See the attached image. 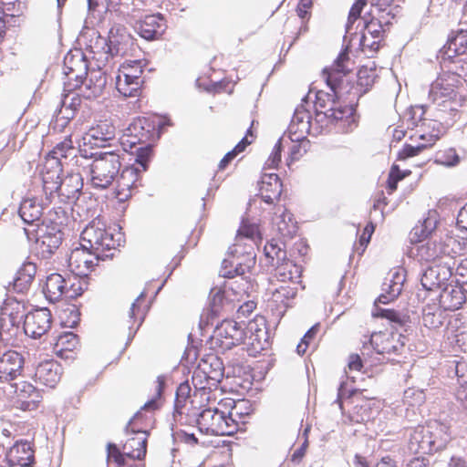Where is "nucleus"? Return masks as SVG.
Wrapping results in <instances>:
<instances>
[{
  "label": "nucleus",
  "mask_w": 467,
  "mask_h": 467,
  "mask_svg": "<svg viewBox=\"0 0 467 467\" xmlns=\"http://www.w3.org/2000/svg\"><path fill=\"white\" fill-rule=\"evenodd\" d=\"M327 93L323 90L317 92L315 100L316 118L318 120L326 119L332 108L337 106V98L336 92Z\"/></svg>",
  "instance_id": "09e8293b"
},
{
  "label": "nucleus",
  "mask_w": 467,
  "mask_h": 467,
  "mask_svg": "<svg viewBox=\"0 0 467 467\" xmlns=\"http://www.w3.org/2000/svg\"><path fill=\"white\" fill-rule=\"evenodd\" d=\"M106 46L107 53L111 57H134L139 49L136 39L124 26H113L109 30Z\"/></svg>",
  "instance_id": "4468645a"
},
{
  "label": "nucleus",
  "mask_w": 467,
  "mask_h": 467,
  "mask_svg": "<svg viewBox=\"0 0 467 467\" xmlns=\"http://www.w3.org/2000/svg\"><path fill=\"white\" fill-rule=\"evenodd\" d=\"M467 288L459 287L447 284L439 295V303L444 310H456L462 306L465 301L463 290Z\"/></svg>",
  "instance_id": "4c0bfd02"
},
{
  "label": "nucleus",
  "mask_w": 467,
  "mask_h": 467,
  "mask_svg": "<svg viewBox=\"0 0 467 467\" xmlns=\"http://www.w3.org/2000/svg\"><path fill=\"white\" fill-rule=\"evenodd\" d=\"M264 253L268 263L273 266L286 258V251L281 246V243L275 239L265 244Z\"/></svg>",
  "instance_id": "13d9d810"
},
{
  "label": "nucleus",
  "mask_w": 467,
  "mask_h": 467,
  "mask_svg": "<svg viewBox=\"0 0 467 467\" xmlns=\"http://www.w3.org/2000/svg\"><path fill=\"white\" fill-rule=\"evenodd\" d=\"M27 3L25 0H0V13L13 25L25 16Z\"/></svg>",
  "instance_id": "de8ad7c7"
},
{
  "label": "nucleus",
  "mask_w": 467,
  "mask_h": 467,
  "mask_svg": "<svg viewBox=\"0 0 467 467\" xmlns=\"http://www.w3.org/2000/svg\"><path fill=\"white\" fill-rule=\"evenodd\" d=\"M223 364L216 356L208 357L202 359L194 369L192 380H195L200 385L199 380L210 382V385L220 384L223 377Z\"/></svg>",
  "instance_id": "aec40b11"
},
{
  "label": "nucleus",
  "mask_w": 467,
  "mask_h": 467,
  "mask_svg": "<svg viewBox=\"0 0 467 467\" xmlns=\"http://www.w3.org/2000/svg\"><path fill=\"white\" fill-rule=\"evenodd\" d=\"M352 61L349 57L348 49L342 50L332 65L322 70V78L330 88H339L344 91V95H349L358 92V99L374 85L376 79V69L361 67L358 71V80L354 84L350 81L352 71Z\"/></svg>",
  "instance_id": "f257e3e1"
},
{
  "label": "nucleus",
  "mask_w": 467,
  "mask_h": 467,
  "mask_svg": "<svg viewBox=\"0 0 467 467\" xmlns=\"http://www.w3.org/2000/svg\"><path fill=\"white\" fill-rule=\"evenodd\" d=\"M145 299L142 296L138 297L130 306V317L133 323L141 324L145 317L146 310L144 306Z\"/></svg>",
  "instance_id": "338daca9"
},
{
  "label": "nucleus",
  "mask_w": 467,
  "mask_h": 467,
  "mask_svg": "<svg viewBox=\"0 0 467 467\" xmlns=\"http://www.w3.org/2000/svg\"><path fill=\"white\" fill-rule=\"evenodd\" d=\"M246 337L244 324L234 319H223L215 327L211 341L214 348L226 351L244 344Z\"/></svg>",
  "instance_id": "6e6552de"
},
{
  "label": "nucleus",
  "mask_w": 467,
  "mask_h": 467,
  "mask_svg": "<svg viewBox=\"0 0 467 467\" xmlns=\"http://www.w3.org/2000/svg\"><path fill=\"white\" fill-rule=\"evenodd\" d=\"M283 184L275 173L264 174L261 177L259 194L266 203H273L278 200L282 192Z\"/></svg>",
  "instance_id": "72a5a7b5"
},
{
  "label": "nucleus",
  "mask_w": 467,
  "mask_h": 467,
  "mask_svg": "<svg viewBox=\"0 0 467 467\" xmlns=\"http://www.w3.org/2000/svg\"><path fill=\"white\" fill-rule=\"evenodd\" d=\"M439 219L440 216L436 210H429L423 220L420 221V224L413 228L414 233L411 234L410 243L420 242L438 229Z\"/></svg>",
  "instance_id": "ea45409f"
},
{
  "label": "nucleus",
  "mask_w": 467,
  "mask_h": 467,
  "mask_svg": "<svg viewBox=\"0 0 467 467\" xmlns=\"http://www.w3.org/2000/svg\"><path fill=\"white\" fill-rule=\"evenodd\" d=\"M142 85L136 80V78H128V75L118 71L116 77V88L126 98L139 97L141 91Z\"/></svg>",
  "instance_id": "603ef678"
},
{
  "label": "nucleus",
  "mask_w": 467,
  "mask_h": 467,
  "mask_svg": "<svg viewBox=\"0 0 467 467\" xmlns=\"http://www.w3.org/2000/svg\"><path fill=\"white\" fill-rule=\"evenodd\" d=\"M223 409L227 410L230 420L235 423V426H234V434L244 430V425L249 421L254 410L248 400H235L230 397L224 401Z\"/></svg>",
  "instance_id": "5701e85b"
},
{
  "label": "nucleus",
  "mask_w": 467,
  "mask_h": 467,
  "mask_svg": "<svg viewBox=\"0 0 467 467\" xmlns=\"http://www.w3.org/2000/svg\"><path fill=\"white\" fill-rule=\"evenodd\" d=\"M26 359L22 353L9 349L0 355V383H11L21 377Z\"/></svg>",
  "instance_id": "a211bd4d"
},
{
  "label": "nucleus",
  "mask_w": 467,
  "mask_h": 467,
  "mask_svg": "<svg viewBox=\"0 0 467 467\" xmlns=\"http://www.w3.org/2000/svg\"><path fill=\"white\" fill-rule=\"evenodd\" d=\"M107 458L109 462H112L116 467H137L135 464H129L125 462L124 455L121 454L119 448L114 443H109L107 446Z\"/></svg>",
  "instance_id": "e2e57ef3"
},
{
  "label": "nucleus",
  "mask_w": 467,
  "mask_h": 467,
  "mask_svg": "<svg viewBox=\"0 0 467 467\" xmlns=\"http://www.w3.org/2000/svg\"><path fill=\"white\" fill-rule=\"evenodd\" d=\"M462 84L458 77L453 74L444 73L437 78L430 88V97L438 105H442L446 102L450 104L454 103L455 107L462 104V95H459V88ZM451 109H454L452 105H450ZM456 109V108H455Z\"/></svg>",
  "instance_id": "1a4fd4ad"
},
{
  "label": "nucleus",
  "mask_w": 467,
  "mask_h": 467,
  "mask_svg": "<svg viewBox=\"0 0 467 467\" xmlns=\"http://www.w3.org/2000/svg\"><path fill=\"white\" fill-rule=\"evenodd\" d=\"M226 303V292L222 288H213L210 293L209 315L210 318L218 317Z\"/></svg>",
  "instance_id": "6e6d98bb"
},
{
  "label": "nucleus",
  "mask_w": 467,
  "mask_h": 467,
  "mask_svg": "<svg viewBox=\"0 0 467 467\" xmlns=\"http://www.w3.org/2000/svg\"><path fill=\"white\" fill-rule=\"evenodd\" d=\"M319 329L320 324L317 323L306 332L301 341L296 346V352L298 355L303 356L304 354H306L309 346L314 342L315 338L317 337Z\"/></svg>",
  "instance_id": "680f3d73"
},
{
  "label": "nucleus",
  "mask_w": 467,
  "mask_h": 467,
  "mask_svg": "<svg viewBox=\"0 0 467 467\" xmlns=\"http://www.w3.org/2000/svg\"><path fill=\"white\" fill-rule=\"evenodd\" d=\"M452 274L453 271L447 266H442L441 264H432L421 275L420 284L426 291L443 288Z\"/></svg>",
  "instance_id": "cd10ccee"
},
{
  "label": "nucleus",
  "mask_w": 467,
  "mask_h": 467,
  "mask_svg": "<svg viewBox=\"0 0 467 467\" xmlns=\"http://www.w3.org/2000/svg\"><path fill=\"white\" fill-rule=\"evenodd\" d=\"M79 346L78 337L72 332H64L56 337L53 352L60 358H73Z\"/></svg>",
  "instance_id": "473e14b6"
},
{
  "label": "nucleus",
  "mask_w": 467,
  "mask_h": 467,
  "mask_svg": "<svg viewBox=\"0 0 467 467\" xmlns=\"http://www.w3.org/2000/svg\"><path fill=\"white\" fill-rule=\"evenodd\" d=\"M462 54H467V29H460L449 39L441 51V57L453 58Z\"/></svg>",
  "instance_id": "c03bdc74"
},
{
  "label": "nucleus",
  "mask_w": 467,
  "mask_h": 467,
  "mask_svg": "<svg viewBox=\"0 0 467 467\" xmlns=\"http://www.w3.org/2000/svg\"><path fill=\"white\" fill-rule=\"evenodd\" d=\"M13 389L12 400L14 404L22 410H34L42 402L41 391L31 382L21 380L10 383Z\"/></svg>",
  "instance_id": "dca6fc26"
},
{
  "label": "nucleus",
  "mask_w": 467,
  "mask_h": 467,
  "mask_svg": "<svg viewBox=\"0 0 467 467\" xmlns=\"http://www.w3.org/2000/svg\"><path fill=\"white\" fill-rule=\"evenodd\" d=\"M67 281L57 273L49 275L47 277L43 292L50 302H56L65 296Z\"/></svg>",
  "instance_id": "a19ab883"
},
{
  "label": "nucleus",
  "mask_w": 467,
  "mask_h": 467,
  "mask_svg": "<svg viewBox=\"0 0 467 467\" xmlns=\"http://www.w3.org/2000/svg\"><path fill=\"white\" fill-rule=\"evenodd\" d=\"M140 180V171L133 167H126L120 172L115 187V197L119 202H124L131 198L138 188Z\"/></svg>",
  "instance_id": "4be33fe9"
},
{
  "label": "nucleus",
  "mask_w": 467,
  "mask_h": 467,
  "mask_svg": "<svg viewBox=\"0 0 467 467\" xmlns=\"http://www.w3.org/2000/svg\"><path fill=\"white\" fill-rule=\"evenodd\" d=\"M158 405L155 400H150L146 402L140 411H138L133 418L129 421L126 427L128 435H142L150 434L149 429L152 422V415L149 412L157 410Z\"/></svg>",
  "instance_id": "bb28decb"
},
{
  "label": "nucleus",
  "mask_w": 467,
  "mask_h": 467,
  "mask_svg": "<svg viewBox=\"0 0 467 467\" xmlns=\"http://www.w3.org/2000/svg\"><path fill=\"white\" fill-rule=\"evenodd\" d=\"M147 66L146 59H134V60H126L123 62L119 70L121 73H125L128 75V78H136L138 82H140L141 85H143V72L144 68Z\"/></svg>",
  "instance_id": "5fc2aeb1"
},
{
  "label": "nucleus",
  "mask_w": 467,
  "mask_h": 467,
  "mask_svg": "<svg viewBox=\"0 0 467 467\" xmlns=\"http://www.w3.org/2000/svg\"><path fill=\"white\" fill-rule=\"evenodd\" d=\"M36 274V265L34 263L27 262L18 269L14 279V290L18 293H25L33 283Z\"/></svg>",
  "instance_id": "a18cd8bd"
},
{
  "label": "nucleus",
  "mask_w": 467,
  "mask_h": 467,
  "mask_svg": "<svg viewBox=\"0 0 467 467\" xmlns=\"http://www.w3.org/2000/svg\"><path fill=\"white\" fill-rule=\"evenodd\" d=\"M5 459L9 466L28 467L35 462V449L27 441H16L7 451Z\"/></svg>",
  "instance_id": "c85d7f7f"
},
{
  "label": "nucleus",
  "mask_w": 467,
  "mask_h": 467,
  "mask_svg": "<svg viewBox=\"0 0 467 467\" xmlns=\"http://www.w3.org/2000/svg\"><path fill=\"white\" fill-rule=\"evenodd\" d=\"M310 129V114L306 110L296 109L291 123L289 125V131L293 133L292 140H299L301 139H305L306 133Z\"/></svg>",
  "instance_id": "49530a36"
},
{
  "label": "nucleus",
  "mask_w": 467,
  "mask_h": 467,
  "mask_svg": "<svg viewBox=\"0 0 467 467\" xmlns=\"http://www.w3.org/2000/svg\"><path fill=\"white\" fill-rule=\"evenodd\" d=\"M236 234L239 243L242 242V240H248L249 244H247L246 246L249 251H251L254 246H258L263 239L259 224L252 223L248 219L242 220Z\"/></svg>",
  "instance_id": "79ce46f5"
},
{
  "label": "nucleus",
  "mask_w": 467,
  "mask_h": 467,
  "mask_svg": "<svg viewBox=\"0 0 467 467\" xmlns=\"http://www.w3.org/2000/svg\"><path fill=\"white\" fill-rule=\"evenodd\" d=\"M385 28L378 18H372L366 24L365 33L362 36L361 46L364 50L377 52L384 39Z\"/></svg>",
  "instance_id": "2f4dec72"
},
{
  "label": "nucleus",
  "mask_w": 467,
  "mask_h": 467,
  "mask_svg": "<svg viewBox=\"0 0 467 467\" xmlns=\"http://www.w3.org/2000/svg\"><path fill=\"white\" fill-rule=\"evenodd\" d=\"M191 386L188 381L181 383L176 390L175 396V411L180 415H191L194 414V410H192L190 400L192 399L191 395Z\"/></svg>",
  "instance_id": "3c124183"
},
{
  "label": "nucleus",
  "mask_w": 467,
  "mask_h": 467,
  "mask_svg": "<svg viewBox=\"0 0 467 467\" xmlns=\"http://www.w3.org/2000/svg\"><path fill=\"white\" fill-rule=\"evenodd\" d=\"M147 444L148 434L130 435L123 444L122 451H120V452L124 455V459L129 458L132 461H140L146 456ZM125 462H128L127 460Z\"/></svg>",
  "instance_id": "f704fd0d"
},
{
  "label": "nucleus",
  "mask_w": 467,
  "mask_h": 467,
  "mask_svg": "<svg viewBox=\"0 0 467 467\" xmlns=\"http://www.w3.org/2000/svg\"><path fill=\"white\" fill-rule=\"evenodd\" d=\"M276 225L278 233L285 239L293 238L298 230L297 223L289 213H284Z\"/></svg>",
  "instance_id": "bf43d9fd"
},
{
  "label": "nucleus",
  "mask_w": 467,
  "mask_h": 467,
  "mask_svg": "<svg viewBox=\"0 0 467 467\" xmlns=\"http://www.w3.org/2000/svg\"><path fill=\"white\" fill-rule=\"evenodd\" d=\"M135 29L146 40H154L162 36L166 25L163 16L160 14L149 15L136 22Z\"/></svg>",
  "instance_id": "7c9ffc66"
},
{
  "label": "nucleus",
  "mask_w": 467,
  "mask_h": 467,
  "mask_svg": "<svg viewBox=\"0 0 467 467\" xmlns=\"http://www.w3.org/2000/svg\"><path fill=\"white\" fill-rule=\"evenodd\" d=\"M42 206L34 198L24 199L19 207V215L27 224H37L42 216Z\"/></svg>",
  "instance_id": "8fccbe9b"
},
{
  "label": "nucleus",
  "mask_w": 467,
  "mask_h": 467,
  "mask_svg": "<svg viewBox=\"0 0 467 467\" xmlns=\"http://www.w3.org/2000/svg\"><path fill=\"white\" fill-rule=\"evenodd\" d=\"M296 294L297 285L281 283L272 291L270 300L276 310L285 312L291 306Z\"/></svg>",
  "instance_id": "e433bc0d"
},
{
  "label": "nucleus",
  "mask_w": 467,
  "mask_h": 467,
  "mask_svg": "<svg viewBox=\"0 0 467 467\" xmlns=\"http://www.w3.org/2000/svg\"><path fill=\"white\" fill-rule=\"evenodd\" d=\"M81 239L90 250L101 257V260L112 258L119 246V242L99 220H93L87 225L81 233Z\"/></svg>",
  "instance_id": "39448f33"
},
{
  "label": "nucleus",
  "mask_w": 467,
  "mask_h": 467,
  "mask_svg": "<svg viewBox=\"0 0 467 467\" xmlns=\"http://www.w3.org/2000/svg\"><path fill=\"white\" fill-rule=\"evenodd\" d=\"M336 92L337 102V106L332 108L330 113L327 117L329 124L338 125L342 130L348 131L352 130V126L356 123V107L358 103V94L354 92L349 95H344V91L339 88H330Z\"/></svg>",
  "instance_id": "0eeeda50"
},
{
  "label": "nucleus",
  "mask_w": 467,
  "mask_h": 467,
  "mask_svg": "<svg viewBox=\"0 0 467 467\" xmlns=\"http://www.w3.org/2000/svg\"><path fill=\"white\" fill-rule=\"evenodd\" d=\"M408 338L399 332H376L370 337V344L379 354L400 353Z\"/></svg>",
  "instance_id": "412c9836"
},
{
  "label": "nucleus",
  "mask_w": 467,
  "mask_h": 467,
  "mask_svg": "<svg viewBox=\"0 0 467 467\" xmlns=\"http://www.w3.org/2000/svg\"><path fill=\"white\" fill-rule=\"evenodd\" d=\"M61 324L67 327H74L80 321V315L75 306H69L60 313Z\"/></svg>",
  "instance_id": "69168bd1"
},
{
  "label": "nucleus",
  "mask_w": 467,
  "mask_h": 467,
  "mask_svg": "<svg viewBox=\"0 0 467 467\" xmlns=\"http://www.w3.org/2000/svg\"><path fill=\"white\" fill-rule=\"evenodd\" d=\"M62 168L60 161L48 160L45 161L42 170L43 192L47 200L51 202L55 194H57L61 182Z\"/></svg>",
  "instance_id": "393cba45"
},
{
  "label": "nucleus",
  "mask_w": 467,
  "mask_h": 467,
  "mask_svg": "<svg viewBox=\"0 0 467 467\" xmlns=\"http://www.w3.org/2000/svg\"><path fill=\"white\" fill-rule=\"evenodd\" d=\"M248 240L238 242L237 234L235 235L234 244L228 248V254L232 256L231 265L234 269L226 271L223 275L233 278L235 275H243L250 270L255 264V248L254 246L251 251L247 248Z\"/></svg>",
  "instance_id": "f8f14e48"
},
{
  "label": "nucleus",
  "mask_w": 467,
  "mask_h": 467,
  "mask_svg": "<svg viewBox=\"0 0 467 467\" xmlns=\"http://www.w3.org/2000/svg\"><path fill=\"white\" fill-rule=\"evenodd\" d=\"M74 150L72 134H67L63 140L57 143V145L50 150L47 157L46 161H60V159L67 158L68 153Z\"/></svg>",
  "instance_id": "4d7b16f0"
},
{
  "label": "nucleus",
  "mask_w": 467,
  "mask_h": 467,
  "mask_svg": "<svg viewBox=\"0 0 467 467\" xmlns=\"http://www.w3.org/2000/svg\"><path fill=\"white\" fill-rule=\"evenodd\" d=\"M83 188V179L79 172H72L61 179L57 195L62 199L72 200L78 197Z\"/></svg>",
  "instance_id": "37998d69"
},
{
  "label": "nucleus",
  "mask_w": 467,
  "mask_h": 467,
  "mask_svg": "<svg viewBox=\"0 0 467 467\" xmlns=\"http://www.w3.org/2000/svg\"><path fill=\"white\" fill-rule=\"evenodd\" d=\"M275 277L281 283L298 285L302 268L287 258L275 265Z\"/></svg>",
  "instance_id": "58836bf2"
},
{
  "label": "nucleus",
  "mask_w": 467,
  "mask_h": 467,
  "mask_svg": "<svg viewBox=\"0 0 467 467\" xmlns=\"http://www.w3.org/2000/svg\"><path fill=\"white\" fill-rule=\"evenodd\" d=\"M70 281V286H67L65 296L69 298L80 296L88 289V282L84 276H75Z\"/></svg>",
  "instance_id": "0e129e2a"
},
{
  "label": "nucleus",
  "mask_w": 467,
  "mask_h": 467,
  "mask_svg": "<svg viewBox=\"0 0 467 467\" xmlns=\"http://www.w3.org/2000/svg\"><path fill=\"white\" fill-rule=\"evenodd\" d=\"M293 144L289 149V159L291 161L299 160L306 151L309 141L305 139L292 140Z\"/></svg>",
  "instance_id": "774afa93"
},
{
  "label": "nucleus",
  "mask_w": 467,
  "mask_h": 467,
  "mask_svg": "<svg viewBox=\"0 0 467 467\" xmlns=\"http://www.w3.org/2000/svg\"><path fill=\"white\" fill-rule=\"evenodd\" d=\"M247 329L249 332L248 351L251 355L256 356L270 347L269 333L263 320L260 322L257 319L251 320L247 325Z\"/></svg>",
  "instance_id": "a878e982"
},
{
  "label": "nucleus",
  "mask_w": 467,
  "mask_h": 467,
  "mask_svg": "<svg viewBox=\"0 0 467 467\" xmlns=\"http://www.w3.org/2000/svg\"><path fill=\"white\" fill-rule=\"evenodd\" d=\"M24 317L25 306L21 302L12 297L5 299L0 311V337L7 341L16 337Z\"/></svg>",
  "instance_id": "9b49d317"
},
{
  "label": "nucleus",
  "mask_w": 467,
  "mask_h": 467,
  "mask_svg": "<svg viewBox=\"0 0 467 467\" xmlns=\"http://www.w3.org/2000/svg\"><path fill=\"white\" fill-rule=\"evenodd\" d=\"M62 376L61 365L53 359L40 362L35 371V379L38 383L54 389L58 384Z\"/></svg>",
  "instance_id": "c756f323"
},
{
  "label": "nucleus",
  "mask_w": 467,
  "mask_h": 467,
  "mask_svg": "<svg viewBox=\"0 0 467 467\" xmlns=\"http://www.w3.org/2000/svg\"><path fill=\"white\" fill-rule=\"evenodd\" d=\"M313 1L299 0L296 12V16L288 17L284 25V32L296 40L300 36L306 34L308 29V23L312 16Z\"/></svg>",
  "instance_id": "f3484780"
},
{
  "label": "nucleus",
  "mask_w": 467,
  "mask_h": 467,
  "mask_svg": "<svg viewBox=\"0 0 467 467\" xmlns=\"http://www.w3.org/2000/svg\"><path fill=\"white\" fill-rule=\"evenodd\" d=\"M425 113L424 108L422 106H410V125H414L416 130L410 128V130H414L413 133L410 134V140H415L416 139L422 140V142H419L417 144H410V157L418 154L422 149L430 147L434 144V142L438 140V133H427L425 131V127L428 125L430 128L431 122H428L422 117Z\"/></svg>",
  "instance_id": "ddd939ff"
},
{
  "label": "nucleus",
  "mask_w": 467,
  "mask_h": 467,
  "mask_svg": "<svg viewBox=\"0 0 467 467\" xmlns=\"http://www.w3.org/2000/svg\"><path fill=\"white\" fill-rule=\"evenodd\" d=\"M224 402L221 407L213 410L203 409L197 418V426L201 432L213 436H233V420H230L227 410H224Z\"/></svg>",
  "instance_id": "423d86ee"
},
{
  "label": "nucleus",
  "mask_w": 467,
  "mask_h": 467,
  "mask_svg": "<svg viewBox=\"0 0 467 467\" xmlns=\"http://www.w3.org/2000/svg\"><path fill=\"white\" fill-rule=\"evenodd\" d=\"M441 60L449 74L456 75L461 84L467 82V54L456 55L453 58L441 57Z\"/></svg>",
  "instance_id": "864d4df0"
},
{
  "label": "nucleus",
  "mask_w": 467,
  "mask_h": 467,
  "mask_svg": "<svg viewBox=\"0 0 467 467\" xmlns=\"http://www.w3.org/2000/svg\"><path fill=\"white\" fill-rule=\"evenodd\" d=\"M116 151L96 154L89 164V183L95 189H108L119 173L122 162Z\"/></svg>",
  "instance_id": "20e7f679"
},
{
  "label": "nucleus",
  "mask_w": 467,
  "mask_h": 467,
  "mask_svg": "<svg viewBox=\"0 0 467 467\" xmlns=\"http://www.w3.org/2000/svg\"><path fill=\"white\" fill-rule=\"evenodd\" d=\"M192 382L195 389L190 404L192 410H194V414L198 410H203V409L213 410L221 407V404L229 398L225 396L220 384L212 386L210 382L201 380H199L200 385L195 380H192Z\"/></svg>",
  "instance_id": "9d476101"
},
{
  "label": "nucleus",
  "mask_w": 467,
  "mask_h": 467,
  "mask_svg": "<svg viewBox=\"0 0 467 467\" xmlns=\"http://www.w3.org/2000/svg\"><path fill=\"white\" fill-rule=\"evenodd\" d=\"M448 431V426L438 420L417 426L410 433V451L430 454L442 449L450 440Z\"/></svg>",
  "instance_id": "7ed1b4c3"
},
{
  "label": "nucleus",
  "mask_w": 467,
  "mask_h": 467,
  "mask_svg": "<svg viewBox=\"0 0 467 467\" xmlns=\"http://www.w3.org/2000/svg\"><path fill=\"white\" fill-rule=\"evenodd\" d=\"M101 257L85 244L73 249L68 257V267L77 276L87 277L98 266Z\"/></svg>",
  "instance_id": "2eb2a0df"
},
{
  "label": "nucleus",
  "mask_w": 467,
  "mask_h": 467,
  "mask_svg": "<svg viewBox=\"0 0 467 467\" xmlns=\"http://www.w3.org/2000/svg\"><path fill=\"white\" fill-rule=\"evenodd\" d=\"M464 244L455 237L446 235L439 241L429 242L417 248L419 260L441 264L454 271L457 258L463 254Z\"/></svg>",
  "instance_id": "f03ea898"
},
{
  "label": "nucleus",
  "mask_w": 467,
  "mask_h": 467,
  "mask_svg": "<svg viewBox=\"0 0 467 467\" xmlns=\"http://www.w3.org/2000/svg\"><path fill=\"white\" fill-rule=\"evenodd\" d=\"M131 145L137 143H151L160 136L159 129L154 121L149 118H139L129 128Z\"/></svg>",
  "instance_id": "b1692460"
},
{
  "label": "nucleus",
  "mask_w": 467,
  "mask_h": 467,
  "mask_svg": "<svg viewBox=\"0 0 467 467\" xmlns=\"http://www.w3.org/2000/svg\"><path fill=\"white\" fill-rule=\"evenodd\" d=\"M406 280V270L399 267L391 275V279L389 283H384V286H389L392 290V296H398L403 288Z\"/></svg>",
  "instance_id": "052dcab7"
},
{
  "label": "nucleus",
  "mask_w": 467,
  "mask_h": 467,
  "mask_svg": "<svg viewBox=\"0 0 467 467\" xmlns=\"http://www.w3.org/2000/svg\"><path fill=\"white\" fill-rule=\"evenodd\" d=\"M115 136V127L109 120H100L91 126L86 132L85 140L93 143L95 146H102L106 141L110 140Z\"/></svg>",
  "instance_id": "c9c22d12"
},
{
  "label": "nucleus",
  "mask_w": 467,
  "mask_h": 467,
  "mask_svg": "<svg viewBox=\"0 0 467 467\" xmlns=\"http://www.w3.org/2000/svg\"><path fill=\"white\" fill-rule=\"evenodd\" d=\"M51 325V312L44 307L34 309L26 315L23 328L28 337L39 338L50 329Z\"/></svg>",
  "instance_id": "6ab92c4d"
}]
</instances>
